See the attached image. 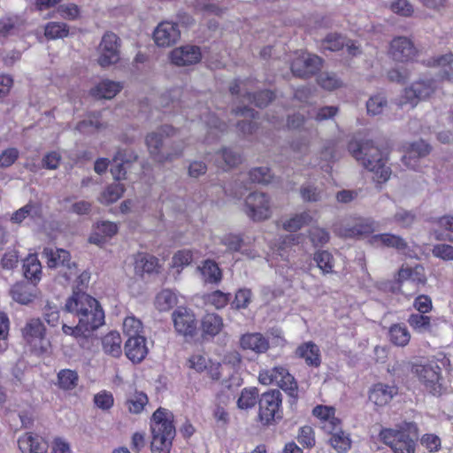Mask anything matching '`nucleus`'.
Masks as SVG:
<instances>
[{"label": "nucleus", "instance_id": "obj_1", "mask_svg": "<svg viewBox=\"0 0 453 453\" xmlns=\"http://www.w3.org/2000/svg\"><path fill=\"white\" fill-rule=\"evenodd\" d=\"M65 308L68 312L75 314L79 322L75 326L63 324L62 330L65 334L78 341H88L91 333L104 323V312L99 302L83 291L73 290Z\"/></svg>", "mask_w": 453, "mask_h": 453}, {"label": "nucleus", "instance_id": "obj_2", "mask_svg": "<svg viewBox=\"0 0 453 453\" xmlns=\"http://www.w3.org/2000/svg\"><path fill=\"white\" fill-rule=\"evenodd\" d=\"M348 150L365 169L374 173L373 179L377 183H385L390 178L391 170L386 166L387 153L374 146L372 141L358 142L351 140L348 144Z\"/></svg>", "mask_w": 453, "mask_h": 453}, {"label": "nucleus", "instance_id": "obj_3", "mask_svg": "<svg viewBox=\"0 0 453 453\" xmlns=\"http://www.w3.org/2000/svg\"><path fill=\"white\" fill-rule=\"evenodd\" d=\"M151 453H170L176 430L172 412L165 408H158L150 421Z\"/></svg>", "mask_w": 453, "mask_h": 453}, {"label": "nucleus", "instance_id": "obj_4", "mask_svg": "<svg viewBox=\"0 0 453 453\" xmlns=\"http://www.w3.org/2000/svg\"><path fill=\"white\" fill-rule=\"evenodd\" d=\"M418 427L415 422L404 421L395 428L382 427L379 433L380 441L389 447L393 453H415L416 442L411 435L417 436Z\"/></svg>", "mask_w": 453, "mask_h": 453}, {"label": "nucleus", "instance_id": "obj_5", "mask_svg": "<svg viewBox=\"0 0 453 453\" xmlns=\"http://www.w3.org/2000/svg\"><path fill=\"white\" fill-rule=\"evenodd\" d=\"M411 371L433 395L440 396L445 391L441 368L435 361L414 362Z\"/></svg>", "mask_w": 453, "mask_h": 453}, {"label": "nucleus", "instance_id": "obj_6", "mask_svg": "<svg viewBox=\"0 0 453 453\" xmlns=\"http://www.w3.org/2000/svg\"><path fill=\"white\" fill-rule=\"evenodd\" d=\"M258 380L263 385L276 384L289 396L296 399L298 396V385L288 369L282 365L274 366L259 372Z\"/></svg>", "mask_w": 453, "mask_h": 453}, {"label": "nucleus", "instance_id": "obj_7", "mask_svg": "<svg viewBox=\"0 0 453 453\" xmlns=\"http://www.w3.org/2000/svg\"><path fill=\"white\" fill-rule=\"evenodd\" d=\"M21 336L29 351L42 356L47 351L46 327L39 318L29 319L21 328Z\"/></svg>", "mask_w": 453, "mask_h": 453}, {"label": "nucleus", "instance_id": "obj_8", "mask_svg": "<svg viewBox=\"0 0 453 453\" xmlns=\"http://www.w3.org/2000/svg\"><path fill=\"white\" fill-rule=\"evenodd\" d=\"M375 230V221L370 218L350 217L341 223L334 224V234L344 239H359Z\"/></svg>", "mask_w": 453, "mask_h": 453}, {"label": "nucleus", "instance_id": "obj_9", "mask_svg": "<svg viewBox=\"0 0 453 453\" xmlns=\"http://www.w3.org/2000/svg\"><path fill=\"white\" fill-rule=\"evenodd\" d=\"M176 129L171 126H164L159 129V132L150 133L146 136V144L152 158L164 164L167 161H173L182 156V149L174 150V152L168 153L166 156L160 154V149L164 143V135L166 137L173 136Z\"/></svg>", "mask_w": 453, "mask_h": 453}, {"label": "nucleus", "instance_id": "obj_10", "mask_svg": "<svg viewBox=\"0 0 453 453\" xmlns=\"http://www.w3.org/2000/svg\"><path fill=\"white\" fill-rule=\"evenodd\" d=\"M281 394L277 389L268 390L262 394L258 401V417L264 425H271L276 418H281Z\"/></svg>", "mask_w": 453, "mask_h": 453}, {"label": "nucleus", "instance_id": "obj_11", "mask_svg": "<svg viewBox=\"0 0 453 453\" xmlns=\"http://www.w3.org/2000/svg\"><path fill=\"white\" fill-rule=\"evenodd\" d=\"M256 83L255 80L247 79L245 81L234 80L229 87V91L232 95H240L242 90H244L243 97L254 104L257 107L263 108L267 106L275 97L272 90L265 89L257 93H250L248 91L249 87H253Z\"/></svg>", "mask_w": 453, "mask_h": 453}, {"label": "nucleus", "instance_id": "obj_12", "mask_svg": "<svg viewBox=\"0 0 453 453\" xmlns=\"http://www.w3.org/2000/svg\"><path fill=\"white\" fill-rule=\"evenodd\" d=\"M120 39L113 32H106L98 47L97 62L100 66L107 67L119 62L120 58Z\"/></svg>", "mask_w": 453, "mask_h": 453}, {"label": "nucleus", "instance_id": "obj_13", "mask_svg": "<svg viewBox=\"0 0 453 453\" xmlns=\"http://www.w3.org/2000/svg\"><path fill=\"white\" fill-rule=\"evenodd\" d=\"M436 88V81L434 79L415 81L410 88L404 89L400 104H410L411 107H414L420 100L429 98L435 92Z\"/></svg>", "mask_w": 453, "mask_h": 453}, {"label": "nucleus", "instance_id": "obj_14", "mask_svg": "<svg viewBox=\"0 0 453 453\" xmlns=\"http://www.w3.org/2000/svg\"><path fill=\"white\" fill-rule=\"evenodd\" d=\"M173 327L177 334L185 338H193L197 333V320L194 312L183 306H179L172 314Z\"/></svg>", "mask_w": 453, "mask_h": 453}, {"label": "nucleus", "instance_id": "obj_15", "mask_svg": "<svg viewBox=\"0 0 453 453\" xmlns=\"http://www.w3.org/2000/svg\"><path fill=\"white\" fill-rule=\"evenodd\" d=\"M322 65L319 56L303 52L292 60L290 69L295 76L307 79L320 71Z\"/></svg>", "mask_w": 453, "mask_h": 453}, {"label": "nucleus", "instance_id": "obj_16", "mask_svg": "<svg viewBox=\"0 0 453 453\" xmlns=\"http://www.w3.org/2000/svg\"><path fill=\"white\" fill-rule=\"evenodd\" d=\"M42 256L46 258L49 268L65 267L69 273H65L66 280H70L77 273V265L71 261V254L68 250L60 248L46 247L42 250Z\"/></svg>", "mask_w": 453, "mask_h": 453}, {"label": "nucleus", "instance_id": "obj_17", "mask_svg": "<svg viewBox=\"0 0 453 453\" xmlns=\"http://www.w3.org/2000/svg\"><path fill=\"white\" fill-rule=\"evenodd\" d=\"M246 213L254 221H262L271 216L270 199L265 193H251L245 200Z\"/></svg>", "mask_w": 453, "mask_h": 453}, {"label": "nucleus", "instance_id": "obj_18", "mask_svg": "<svg viewBox=\"0 0 453 453\" xmlns=\"http://www.w3.org/2000/svg\"><path fill=\"white\" fill-rule=\"evenodd\" d=\"M388 54L396 62L409 63L415 60L418 51L411 39L397 36L391 41Z\"/></svg>", "mask_w": 453, "mask_h": 453}, {"label": "nucleus", "instance_id": "obj_19", "mask_svg": "<svg viewBox=\"0 0 453 453\" xmlns=\"http://www.w3.org/2000/svg\"><path fill=\"white\" fill-rule=\"evenodd\" d=\"M180 38L178 24L171 21L160 22L153 32V39L158 47L167 48L174 45Z\"/></svg>", "mask_w": 453, "mask_h": 453}, {"label": "nucleus", "instance_id": "obj_20", "mask_svg": "<svg viewBox=\"0 0 453 453\" xmlns=\"http://www.w3.org/2000/svg\"><path fill=\"white\" fill-rule=\"evenodd\" d=\"M171 63L177 66L195 65L202 59L200 47L196 45H184L173 49L170 53Z\"/></svg>", "mask_w": 453, "mask_h": 453}, {"label": "nucleus", "instance_id": "obj_21", "mask_svg": "<svg viewBox=\"0 0 453 453\" xmlns=\"http://www.w3.org/2000/svg\"><path fill=\"white\" fill-rule=\"evenodd\" d=\"M335 408L319 404L312 410V415L319 420L322 430L332 433L340 428L342 420L335 416Z\"/></svg>", "mask_w": 453, "mask_h": 453}, {"label": "nucleus", "instance_id": "obj_22", "mask_svg": "<svg viewBox=\"0 0 453 453\" xmlns=\"http://www.w3.org/2000/svg\"><path fill=\"white\" fill-rule=\"evenodd\" d=\"M18 446L22 453H46L49 448L44 438L32 432L21 435L18 440Z\"/></svg>", "mask_w": 453, "mask_h": 453}, {"label": "nucleus", "instance_id": "obj_23", "mask_svg": "<svg viewBox=\"0 0 453 453\" xmlns=\"http://www.w3.org/2000/svg\"><path fill=\"white\" fill-rule=\"evenodd\" d=\"M295 357L303 359L310 367H319L321 365L319 347L311 341L301 343L295 350Z\"/></svg>", "mask_w": 453, "mask_h": 453}, {"label": "nucleus", "instance_id": "obj_24", "mask_svg": "<svg viewBox=\"0 0 453 453\" xmlns=\"http://www.w3.org/2000/svg\"><path fill=\"white\" fill-rule=\"evenodd\" d=\"M125 353L133 363L142 362L148 354L146 338L144 336L127 338L125 343Z\"/></svg>", "mask_w": 453, "mask_h": 453}, {"label": "nucleus", "instance_id": "obj_25", "mask_svg": "<svg viewBox=\"0 0 453 453\" xmlns=\"http://www.w3.org/2000/svg\"><path fill=\"white\" fill-rule=\"evenodd\" d=\"M395 280L399 286H402L403 283L407 280H411L418 286H424L426 283L427 279L425 273V269L421 265H416L413 267L403 265L397 272Z\"/></svg>", "mask_w": 453, "mask_h": 453}, {"label": "nucleus", "instance_id": "obj_26", "mask_svg": "<svg viewBox=\"0 0 453 453\" xmlns=\"http://www.w3.org/2000/svg\"><path fill=\"white\" fill-rule=\"evenodd\" d=\"M240 345L245 350H251L257 354L265 353L269 347V340L260 333H247L242 335Z\"/></svg>", "mask_w": 453, "mask_h": 453}, {"label": "nucleus", "instance_id": "obj_27", "mask_svg": "<svg viewBox=\"0 0 453 453\" xmlns=\"http://www.w3.org/2000/svg\"><path fill=\"white\" fill-rule=\"evenodd\" d=\"M396 394V387L383 383H376L369 392V400L375 405L382 407L390 403L394 395Z\"/></svg>", "mask_w": 453, "mask_h": 453}, {"label": "nucleus", "instance_id": "obj_28", "mask_svg": "<svg viewBox=\"0 0 453 453\" xmlns=\"http://www.w3.org/2000/svg\"><path fill=\"white\" fill-rule=\"evenodd\" d=\"M347 47L349 55L357 56L360 53L359 47L356 46L350 40L346 41L344 37L337 34L328 35L323 41V48L331 51H338Z\"/></svg>", "mask_w": 453, "mask_h": 453}, {"label": "nucleus", "instance_id": "obj_29", "mask_svg": "<svg viewBox=\"0 0 453 453\" xmlns=\"http://www.w3.org/2000/svg\"><path fill=\"white\" fill-rule=\"evenodd\" d=\"M22 267L25 278L36 286L42 274V264L37 254H28L23 260Z\"/></svg>", "mask_w": 453, "mask_h": 453}, {"label": "nucleus", "instance_id": "obj_30", "mask_svg": "<svg viewBox=\"0 0 453 453\" xmlns=\"http://www.w3.org/2000/svg\"><path fill=\"white\" fill-rule=\"evenodd\" d=\"M371 242L380 244L385 248H392L398 251L405 250L408 248V243L403 237L390 233L374 234L371 238Z\"/></svg>", "mask_w": 453, "mask_h": 453}, {"label": "nucleus", "instance_id": "obj_31", "mask_svg": "<svg viewBox=\"0 0 453 453\" xmlns=\"http://www.w3.org/2000/svg\"><path fill=\"white\" fill-rule=\"evenodd\" d=\"M198 270L205 283L218 285L222 280V270L214 260L205 259Z\"/></svg>", "mask_w": 453, "mask_h": 453}, {"label": "nucleus", "instance_id": "obj_32", "mask_svg": "<svg viewBox=\"0 0 453 453\" xmlns=\"http://www.w3.org/2000/svg\"><path fill=\"white\" fill-rule=\"evenodd\" d=\"M118 233L117 224L110 221H102L96 225V230L89 236V242L96 245H102L107 238H111Z\"/></svg>", "mask_w": 453, "mask_h": 453}, {"label": "nucleus", "instance_id": "obj_33", "mask_svg": "<svg viewBox=\"0 0 453 453\" xmlns=\"http://www.w3.org/2000/svg\"><path fill=\"white\" fill-rule=\"evenodd\" d=\"M10 294L12 298L20 304H29L35 297L34 288L29 283L19 281L13 284L11 288Z\"/></svg>", "mask_w": 453, "mask_h": 453}, {"label": "nucleus", "instance_id": "obj_34", "mask_svg": "<svg viewBox=\"0 0 453 453\" xmlns=\"http://www.w3.org/2000/svg\"><path fill=\"white\" fill-rule=\"evenodd\" d=\"M103 350L106 355L119 357L122 354V338L119 332L111 331L102 338Z\"/></svg>", "mask_w": 453, "mask_h": 453}, {"label": "nucleus", "instance_id": "obj_35", "mask_svg": "<svg viewBox=\"0 0 453 453\" xmlns=\"http://www.w3.org/2000/svg\"><path fill=\"white\" fill-rule=\"evenodd\" d=\"M233 112L236 116H245L250 118V119L241 120L237 123V127L242 134H253L257 130V125L255 119L258 115L257 111L249 107H238L234 109Z\"/></svg>", "mask_w": 453, "mask_h": 453}, {"label": "nucleus", "instance_id": "obj_36", "mask_svg": "<svg viewBox=\"0 0 453 453\" xmlns=\"http://www.w3.org/2000/svg\"><path fill=\"white\" fill-rule=\"evenodd\" d=\"M121 88L122 86L120 83L106 80L101 81L95 88H91L90 95L98 99H111L121 90Z\"/></svg>", "mask_w": 453, "mask_h": 453}, {"label": "nucleus", "instance_id": "obj_37", "mask_svg": "<svg viewBox=\"0 0 453 453\" xmlns=\"http://www.w3.org/2000/svg\"><path fill=\"white\" fill-rule=\"evenodd\" d=\"M411 333L403 323H395L388 329L389 342L398 347H405L411 341Z\"/></svg>", "mask_w": 453, "mask_h": 453}, {"label": "nucleus", "instance_id": "obj_38", "mask_svg": "<svg viewBox=\"0 0 453 453\" xmlns=\"http://www.w3.org/2000/svg\"><path fill=\"white\" fill-rule=\"evenodd\" d=\"M134 267L142 273H153L158 272L160 265L158 258L155 256L139 252L134 259Z\"/></svg>", "mask_w": 453, "mask_h": 453}, {"label": "nucleus", "instance_id": "obj_39", "mask_svg": "<svg viewBox=\"0 0 453 453\" xmlns=\"http://www.w3.org/2000/svg\"><path fill=\"white\" fill-rule=\"evenodd\" d=\"M431 151L429 143L423 140L410 143L406 154L403 157V161L405 165H410L411 159L420 158L427 156Z\"/></svg>", "mask_w": 453, "mask_h": 453}, {"label": "nucleus", "instance_id": "obj_40", "mask_svg": "<svg viewBox=\"0 0 453 453\" xmlns=\"http://www.w3.org/2000/svg\"><path fill=\"white\" fill-rule=\"evenodd\" d=\"M313 260L321 271L322 274H332L334 273V257L328 250H319L313 254Z\"/></svg>", "mask_w": 453, "mask_h": 453}, {"label": "nucleus", "instance_id": "obj_41", "mask_svg": "<svg viewBox=\"0 0 453 453\" xmlns=\"http://www.w3.org/2000/svg\"><path fill=\"white\" fill-rule=\"evenodd\" d=\"M432 320L431 316L421 312L411 313L407 319L409 326L417 333L431 332Z\"/></svg>", "mask_w": 453, "mask_h": 453}, {"label": "nucleus", "instance_id": "obj_42", "mask_svg": "<svg viewBox=\"0 0 453 453\" xmlns=\"http://www.w3.org/2000/svg\"><path fill=\"white\" fill-rule=\"evenodd\" d=\"M329 434H331L329 439L330 445L338 453H346L350 449L352 444L351 439L348 434L342 430V426L338 430Z\"/></svg>", "mask_w": 453, "mask_h": 453}, {"label": "nucleus", "instance_id": "obj_43", "mask_svg": "<svg viewBox=\"0 0 453 453\" xmlns=\"http://www.w3.org/2000/svg\"><path fill=\"white\" fill-rule=\"evenodd\" d=\"M433 66L441 67V78L453 83V54H446L433 58L428 64Z\"/></svg>", "mask_w": 453, "mask_h": 453}, {"label": "nucleus", "instance_id": "obj_44", "mask_svg": "<svg viewBox=\"0 0 453 453\" xmlns=\"http://www.w3.org/2000/svg\"><path fill=\"white\" fill-rule=\"evenodd\" d=\"M223 321L220 316L215 313H207L202 319V329L203 334L215 336L221 331Z\"/></svg>", "mask_w": 453, "mask_h": 453}, {"label": "nucleus", "instance_id": "obj_45", "mask_svg": "<svg viewBox=\"0 0 453 453\" xmlns=\"http://www.w3.org/2000/svg\"><path fill=\"white\" fill-rule=\"evenodd\" d=\"M69 27L64 22L50 21L45 25L44 35L48 40H57L67 37Z\"/></svg>", "mask_w": 453, "mask_h": 453}, {"label": "nucleus", "instance_id": "obj_46", "mask_svg": "<svg viewBox=\"0 0 453 453\" xmlns=\"http://www.w3.org/2000/svg\"><path fill=\"white\" fill-rule=\"evenodd\" d=\"M79 375L77 372L70 369L60 370L58 373V385L63 390H72L78 385Z\"/></svg>", "mask_w": 453, "mask_h": 453}, {"label": "nucleus", "instance_id": "obj_47", "mask_svg": "<svg viewBox=\"0 0 453 453\" xmlns=\"http://www.w3.org/2000/svg\"><path fill=\"white\" fill-rule=\"evenodd\" d=\"M177 303V297L173 292L169 289H163L155 298V307L159 311H167Z\"/></svg>", "mask_w": 453, "mask_h": 453}, {"label": "nucleus", "instance_id": "obj_48", "mask_svg": "<svg viewBox=\"0 0 453 453\" xmlns=\"http://www.w3.org/2000/svg\"><path fill=\"white\" fill-rule=\"evenodd\" d=\"M149 398L147 395L142 391H135L127 400L128 411L133 414H140L144 407L148 404Z\"/></svg>", "mask_w": 453, "mask_h": 453}, {"label": "nucleus", "instance_id": "obj_49", "mask_svg": "<svg viewBox=\"0 0 453 453\" xmlns=\"http://www.w3.org/2000/svg\"><path fill=\"white\" fill-rule=\"evenodd\" d=\"M311 220V216L306 211L296 214L283 223V229L288 232H296L304 226L309 225Z\"/></svg>", "mask_w": 453, "mask_h": 453}, {"label": "nucleus", "instance_id": "obj_50", "mask_svg": "<svg viewBox=\"0 0 453 453\" xmlns=\"http://www.w3.org/2000/svg\"><path fill=\"white\" fill-rule=\"evenodd\" d=\"M125 192V187L120 183L109 185L102 193L99 201L102 203L110 204L118 201Z\"/></svg>", "mask_w": 453, "mask_h": 453}, {"label": "nucleus", "instance_id": "obj_51", "mask_svg": "<svg viewBox=\"0 0 453 453\" xmlns=\"http://www.w3.org/2000/svg\"><path fill=\"white\" fill-rule=\"evenodd\" d=\"M123 332L128 338L143 336V325L134 316H127L123 322Z\"/></svg>", "mask_w": 453, "mask_h": 453}, {"label": "nucleus", "instance_id": "obj_52", "mask_svg": "<svg viewBox=\"0 0 453 453\" xmlns=\"http://www.w3.org/2000/svg\"><path fill=\"white\" fill-rule=\"evenodd\" d=\"M258 399V391L256 388H243L237 400V406L240 409L247 410L256 405Z\"/></svg>", "mask_w": 453, "mask_h": 453}, {"label": "nucleus", "instance_id": "obj_53", "mask_svg": "<svg viewBox=\"0 0 453 453\" xmlns=\"http://www.w3.org/2000/svg\"><path fill=\"white\" fill-rule=\"evenodd\" d=\"M309 238L313 247H322L326 245L330 240L329 232L323 227L313 226L309 232Z\"/></svg>", "mask_w": 453, "mask_h": 453}, {"label": "nucleus", "instance_id": "obj_54", "mask_svg": "<svg viewBox=\"0 0 453 453\" xmlns=\"http://www.w3.org/2000/svg\"><path fill=\"white\" fill-rule=\"evenodd\" d=\"M297 441L306 449H311L315 446V432L311 426H303L299 428L297 434Z\"/></svg>", "mask_w": 453, "mask_h": 453}, {"label": "nucleus", "instance_id": "obj_55", "mask_svg": "<svg viewBox=\"0 0 453 453\" xmlns=\"http://www.w3.org/2000/svg\"><path fill=\"white\" fill-rule=\"evenodd\" d=\"M389 9L395 14L404 18H410L414 13V7L408 0H395L390 3Z\"/></svg>", "mask_w": 453, "mask_h": 453}, {"label": "nucleus", "instance_id": "obj_56", "mask_svg": "<svg viewBox=\"0 0 453 453\" xmlns=\"http://www.w3.org/2000/svg\"><path fill=\"white\" fill-rule=\"evenodd\" d=\"M419 441L421 446L429 453H437L441 449V439L435 434H424Z\"/></svg>", "mask_w": 453, "mask_h": 453}, {"label": "nucleus", "instance_id": "obj_57", "mask_svg": "<svg viewBox=\"0 0 453 453\" xmlns=\"http://www.w3.org/2000/svg\"><path fill=\"white\" fill-rule=\"evenodd\" d=\"M10 319L8 315L0 311V355L8 349Z\"/></svg>", "mask_w": 453, "mask_h": 453}, {"label": "nucleus", "instance_id": "obj_58", "mask_svg": "<svg viewBox=\"0 0 453 453\" xmlns=\"http://www.w3.org/2000/svg\"><path fill=\"white\" fill-rule=\"evenodd\" d=\"M318 84L326 90H334L341 88L342 81L332 73H323L317 79Z\"/></svg>", "mask_w": 453, "mask_h": 453}, {"label": "nucleus", "instance_id": "obj_59", "mask_svg": "<svg viewBox=\"0 0 453 453\" xmlns=\"http://www.w3.org/2000/svg\"><path fill=\"white\" fill-rule=\"evenodd\" d=\"M205 301L216 309H222L229 303L230 294L224 293L220 290H215L205 296Z\"/></svg>", "mask_w": 453, "mask_h": 453}, {"label": "nucleus", "instance_id": "obj_60", "mask_svg": "<svg viewBox=\"0 0 453 453\" xmlns=\"http://www.w3.org/2000/svg\"><path fill=\"white\" fill-rule=\"evenodd\" d=\"M114 165L111 168V173L113 178L117 180H120L126 178L127 169L125 167V164H127L128 161H124L123 154L121 151H119L117 155L113 158Z\"/></svg>", "mask_w": 453, "mask_h": 453}, {"label": "nucleus", "instance_id": "obj_61", "mask_svg": "<svg viewBox=\"0 0 453 453\" xmlns=\"http://www.w3.org/2000/svg\"><path fill=\"white\" fill-rule=\"evenodd\" d=\"M250 180L254 183L267 184L271 181L273 176L267 167H256L249 173Z\"/></svg>", "mask_w": 453, "mask_h": 453}, {"label": "nucleus", "instance_id": "obj_62", "mask_svg": "<svg viewBox=\"0 0 453 453\" xmlns=\"http://www.w3.org/2000/svg\"><path fill=\"white\" fill-rule=\"evenodd\" d=\"M94 403L103 411L110 410L114 404V398L111 392L102 390L94 395Z\"/></svg>", "mask_w": 453, "mask_h": 453}, {"label": "nucleus", "instance_id": "obj_63", "mask_svg": "<svg viewBox=\"0 0 453 453\" xmlns=\"http://www.w3.org/2000/svg\"><path fill=\"white\" fill-rule=\"evenodd\" d=\"M221 244L226 246L228 251L237 252L243 245V238L241 234H226L221 238Z\"/></svg>", "mask_w": 453, "mask_h": 453}, {"label": "nucleus", "instance_id": "obj_64", "mask_svg": "<svg viewBox=\"0 0 453 453\" xmlns=\"http://www.w3.org/2000/svg\"><path fill=\"white\" fill-rule=\"evenodd\" d=\"M432 254L440 259L451 261L453 260V246L446 243L435 244L433 247Z\"/></svg>", "mask_w": 453, "mask_h": 453}]
</instances>
